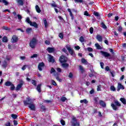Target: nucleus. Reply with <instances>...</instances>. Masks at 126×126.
I'll use <instances>...</instances> for the list:
<instances>
[{
	"mask_svg": "<svg viewBox=\"0 0 126 126\" xmlns=\"http://www.w3.org/2000/svg\"><path fill=\"white\" fill-rule=\"evenodd\" d=\"M34 100L35 99H32L30 97H28L27 98V100L24 101V104L25 106H26V105H29V108H30L32 111H35V109H36L35 105L32 103Z\"/></svg>",
	"mask_w": 126,
	"mask_h": 126,
	"instance_id": "f257e3e1",
	"label": "nucleus"
},
{
	"mask_svg": "<svg viewBox=\"0 0 126 126\" xmlns=\"http://www.w3.org/2000/svg\"><path fill=\"white\" fill-rule=\"evenodd\" d=\"M37 42H38V40H37V38H36V37H33L30 41L29 45L32 49H34L35 48L36 46V44H37Z\"/></svg>",
	"mask_w": 126,
	"mask_h": 126,
	"instance_id": "f03ea898",
	"label": "nucleus"
},
{
	"mask_svg": "<svg viewBox=\"0 0 126 126\" xmlns=\"http://www.w3.org/2000/svg\"><path fill=\"white\" fill-rule=\"evenodd\" d=\"M114 103H114L111 104V107L113 108V110L116 111V110H118V107H121V103H120V102L117 100H115L114 101Z\"/></svg>",
	"mask_w": 126,
	"mask_h": 126,
	"instance_id": "7ed1b4c3",
	"label": "nucleus"
},
{
	"mask_svg": "<svg viewBox=\"0 0 126 126\" xmlns=\"http://www.w3.org/2000/svg\"><path fill=\"white\" fill-rule=\"evenodd\" d=\"M60 62L61 63H66L67 62V58L64 56H62L60 58Z\"/></svg>",
	"mask_w": 126,
	"mask_h": 126,
	"instance_id": "20e7f679",
	"label": "nucleus"
},
{
	"mask_svg": "<svg viewBox=\"0 0 126 126\" xmlns=\"http://www.w3.org/2000/svg\"><path fill=\"white\" fill-rule=\"evenodd\" d=\"M23 84H24V82L22 80H19V84H18L16 87V90H20V89L22 87Z\"/></svg>",
	"mask_w": 126,
	"mask_h": 126,
	"instance_id": "39448f33",
	"label": "nucleus"
},
{
	"mask_svg": "<svg viewBox=\"0 0 126 126\" xmlns=\"http://www.w3.org/2000/svg\"><path fill=\"white\" fill-rule=\"evenodd\" d=\"M71 124L72 126H79V123L76 121V119H75V118H72Z\"/></svg>",
	"mask_w": 126,
	"mask_h": 126,
	"instance_id": "423d86ee",
	"label": "nucleus"
},
{
	"mask_svg": "<svg viewBox=\"0 0 126 126\" xmlns=\"http://www.w3.org/2000/svg\"><path fill=\"white\" fill-rule=\"evenodd\" d=\"M48 60L49 63H55V59H54V57L50 54H48Z\"/></svg>",
	"mask_w": 126,
	"mask_h": 126,
	"instance_id": "0eeeda50",
	"label": "nucleus"
},
{
	"mask_svg": "<svg viewBox=\"0 0 126 126\" xmlns=\"http://www.w3.org/2000/svg\"><path fill=\"white\" fill-rule=\"evenodd\" d=\"M66 48L71 56H73V55H74V51H73V49H72L71 47L70 46H66Z\"/></svg>",
	"mask_w": 126,
	"mask_h": 126,
	"instance_id": "6e6552de",
	"label": "nucleus"
},
{
	"mask_svg": "<svg viewBox=\"0 0 126 126\" xmlns=\"http://www.w3.org/2000/svg\"><path fill=\"white\" fill-rule=\"evenodd\" d=\"M11 41L12 42V43H16V42H17V41H18V37H17V36L14 35H13Z\"/></svg>",
	"mask_w": 126,
	"mask_h": 126,
	"instance_id": "1a4fd4ad",
	"label": "nucleus"
},
{
	"mask_svg": "<svg viewBox=\"0 0 126 126\" xmlns=\"http://www.w3.org/2000/svg\"><path fill=\"white\" fill-rule=\"evenodd\" d=\"M100 53L102 56L105 57V58H108V57H110L111 55L110 54L108 53L107 52L101 51Z\"/></svg>",
	"mask_w": 126,
	"mask_h": 126,
	"instance_id": "9d476101",
	"label": "nucleus"
},
{
	"mask_svg": "<svg viewBox=\"0 0 126 126\" xmlns=\"http://www.w3.org/2000/svg\"><path fill=\"white\" fill-rule=\"evenodd\" d=\"M121 89H122V90H124L125 89V87H124V86L122 85L120 83H118V86H117V91H120Z\"/></svg>",
	"mask_w": 126,
	"mask_h": 126,
	"instance_id": "9b49d317",
	"label": "nucleus"
},
{
	"mask_svg": "<svg viewBox=\"0 0 126 126\" xmlns=\"http://www.w3.org/2000/svg\"><path fill=\"white\" fill-rule=\"evenodd\" d=\"M46 51H47V52L50 53H54V52H55V48L48 47L47 48Z\"/></svg>",
	"mask_w": 126,
	"mask_h": 126,
	"instance_id": "f8f14e48",
	"label": "nucleus"
},
{
	"mask_svg": "<svg viewBox=\"0 0 126 126\" xmlns=\"http://www.w3.org/2000/svg\"><path fill=\"white\" fill-rule=\"evenodd\" d=\"M96 39L99 41V42H102L103 41V37L102 36H101L99 34H97L96 36Z\"/></svg>",
	"mask_w": 126,
	"mask_h": 126,
	"instance_id": "ddd939ff",
	"label": "nucleus"
},
{
	"mask_svg": "<svg viewBox=\"0 0 126 126\" xmlns=\"http://www.w3.org/2000/svg\"><path fill=\"white\" fill-rule=\"evenodd\" d=\"M99 105L100 106H102V107H103V108H105V107H106V102L102 100H99Z\"/></svg>",
	"mask_w": 126,
	"mask_h": 126,
	"instance_id": "4468645a",
	"label": "nucleus"
},
{
	"mask_svg": "<svg viewBox=\"0 0 126 126\" xmlns=\"http://www.w3.org/2000/svg\"><path fill=\"white\" fill-rule=\"evenodd\" d=\"M31 26H32L33 27H34V28H38V24L36 23V22H32L30 24Z\"/></svg>",
	"mask_w": 126,
	"mask_h": 126,
	"instance_id": "2eb2a0df",
	"label": "nucleus"
},
{
	"mask_svg": "<svg viewBox=\"0 0 126 126\" xmlns=\"http://www.w3.org/2000/svg\"><path fill=\"white\" fill-rule=\"evenodd\" d=\"M41 86H42V84H38L37 86L36 90L38 91V92H39V93H41Z\"/></svg>",
	"mask_w": 126,
	"mask_h": 126,
	"instance_id": "dca6fc26",
	"label": "nucleus"
},
{
	"mask_svg": "<svg viewBox=\"0 0 126 126\" xmlns=\"http://www.w3.org/2000/svg\"><path fill=\"white\" fill-rule=\"evenodd\" d=\"M16 1L20 5H23L24 4V1L23 0H16Z\"/></svg>",
	"mask_w": 126,
	"mask_h": 126,
	"instance_id": "f3484780",
	"label": "nucleus"
},
{
	"mask_svg": "<svg viewBox=\"0 0 126 126\" xmlns=\"http://www.w3.org/2000/svg\"><path fill=\"white\" fill-rule=\"evenodd\" d=\"M35 10L38 13H41V9H40V7L38 5H36L35 6Z\"/></svg>",
	"mask_w": 126,
	"mask_h": 126,
	"instance_id": "a211bd4d",
	"label": "nucleus"
},
{
	"mask_svg": "<svg viewBox=\"0 0 126 126\" xmlns=\"http://www.w3.org/2000/svg\"><path fill=\"white\" fill-rule=\"evenodd\" d=\"M62 66L63 67H64V68H66V67H68V66H69V64L67 63H63Z\"/></svg>",
	"mask_w": 126,
	"mask_h": 126,
	"instance_id": "6ab92c4d",
	"label": "nucleus"
},
{
	"mask_svg": "<svg viewBox=\"0 0 126 126\" xmlns=\"http://www.w3.org/2000/svg\"><path fill=\"white\" fill-rule=\"evenodd\" d=\"M79 68L81 73H83V72H84V68H83V66H82V65H79Z\"/></svg>",
	"mask_w": 126,
	"mask_h": 126,
	"instance_id": "aec40b11",
	"label": "nucleus"
},
{
	"mask_svg": "<svg viewBox=\"0 0 126 126\" xmlns=\"http://www.w3.org/2000/svg\"><path fill=\"white\" fill-rule=\"evenodd\" d=\"M81 62L82 63H84V64H88V62H87L85 59H81Z\"/></svg>",
	"mask_w": 126,
	"mask_h": 126,
	"instance_id": "412c9836",
	"label": "nucleus"
},
{
	"mask_svg": "<svg viewBox=\"0 0 126 126\" xmlns=\"http://www.w3.org/2000/svg\"><path fill=\"white\" fill-rule=\"evenodd\" d=\"M120 101H121V102H122V103H123V104H124V105H126V98L121 97L120 98Z\"/></svg>",
	"mask_w": 126,
	"mask_h": 126,
	"instance_id": "4be33fe9",
	"label": "nucleus"
},
{
	"mask_svg": "<svg viewBox=\"0 0 126 126\" xmlns=\"http://www.w3.org/2000/svg\"><path fill=\"white\" fill-rule=\"evenodd\" d=\"M94 14L95 16L97 17V18H98V19H100V15L99 14V13H98V12H94Z\"/></svg>",
	"mask_w": 126,
	"mask_h": 126,
	"instance_id": "5701e85b",
	"label": "nucleus"
},
{
	"mask_svg": "<svg viewBox=\"0 0 126 126\" xmlns=\"http://www.w3.org/2000/svg\"><path fill=\"white\" fill-rule=\"evenodd\" d=\"M95 46L97 50H101V49H102L101 46H100V45H99L98 43H95Z\"/></svg>",
	"mask_w": 126,
	"mask_h": 126,
	"instance_id": "b1692460",
	"label": "nucleus"
},
{
	"mask_svg": "<svg viewBox=\"0 0 126 126\" xmlns=\"http://www.w3.org/2000/svg\"><path fill=\"white\" fill-rule=\"evenodd\" d=\"M7 65V63L6 62V61H4L2 62V66L3 67H6V66Z\"/></svg>",
	"mask_w": 126,
	"mask_h": 126,
	"instance_id": "393cba45",
	"label": "nucleus"
},
{
	"mask_svg": "<svg viewBox=\"0 0 126 126\" xmlns=\"http://www.w3.org/2000/svg\"><path fill=\"white\" fill-rule=\"evenodd\" d=\"M26 33L28 34H30V33H31L32 32V28H28L26 31Z\"/></svg>",
	"mask_w": 126,
	"mask_h": 126,
	"instance_id": "a878e982",
	"label": "nucleus"
},
{
	"mask_svg": "<svg viewBox=\"0 0 126 126\" xmlns=\"http://www.w3.org/2000/svg\"><path fill=\"white\" fill-rule=\"evenodd\" d=\"M2 42H3L4 43H6L7 42V37L6 36H4L2 38Z\"/></svg>",
	"mask_w": 126,
	"mask_h": 126,
	"instance_id": "bb28decb",
	"label": "nucleus"
},
{
	"mask_svg": "<svg viewBox=\"0 0 126 126\" xmlns=\"http://www.w3.org/2000/svg\"><path fill=\"white\" fill-rule=\"evenodd\" d=\"M12 84V83L9 81L6 82L5 83V86H11Z\"/></svg>",
	"mask_w": 126,
	"mask_h": 126,
	"instance_id": "cd10ccee",
	"label": "nucleus"
},
{
	"mask_svg": "<svg viewBox=\"0 0 126 126\" xmlns=\"http://www.w3.org/2000/svg\"><path fill=\"white\" fill-rule=\"evenodd\" d=\"M26 22H27V23L30 25L32 22L30 21V18H29V17H27L26 19Z\"/></svg>",
	"mask_w": 126,
	"mask_h": 126,
	"instance_id": "c85d7f7f",
	"label": "nucleus"
},
{
	"mask_svg": "<svg viewBox=\"0 0 126 126\" xmlns=\"http://www.w3.org/2000/svg\"><path fill=\"white\" fill-rule=\"evenodd\" d=\"M11 116L13 120H16L17 119V115L16 114H11Z\"/></svg>",
	"mask_w": 126,
	"mask_h": 126,
	"instance_id": "c756f323",
	"label": "nucleus"
},
{
	"mask_svg": "<svg viewBox=\"0 0 126 126\" xmlns=\"http://www.w3.org/2000/svg\"><path fill=\"white\" fill-rule=\"evenodd\" d=\"M2 29H3V30H7V31H10V29H9L7 26H3V27H2Z\"/></svg>",
	"mask_w": 126,
	"mask_h": 126,
	"instance_id": "7c9ffc66",
	"label": "nucleus"
},
{
	"mask_svg": "<svg viewBox=\"0 0 126 126\" xmlns=\"http://www.w3.org/2000/svg\"><path fill=\"white\" fill-rule=\"evenodd\" d=\"M101 27L103 29H107V26L105 25V24H104V22H101Z\"/></svg>",
	"mask_w": 126,
	"mask_h": 126,
	"instance_id": "2f4dec72",
	"label": "nucleus"
},
{
	"mask_svg": "<svg viewBox=\"0 0 126 126\" xmlns=\"http://www.w3.org/2000/svg\"><path fill=\"white\" fill-rule=\"evenodd\" d=\"M80 103H84L85 104H87L88 103V101L86 99H83L80 100Z\"/></svg>",
	"mask_w": 126,
	"mask_h": 126,
	"instance_id": "473e14b6",
	"label": "nucleus"
},
{
	"mask_svg": "<svg viewBox=\"0 0 126 126\" xmlns=\"http://www.w3.org/2000/svg\"><path fill=\"white\" fill-rule=\"evenodd\" d=\"M44 26L45 28H47L48 27V23H47V20L44 19Z\"/></svg>",
	"mask_w": 126,
	"mask_h": 126,
	"instance_id": "72a5a7b5",
	"label": "nucleus"
},
{
	"mask_svg": "<svg viewBox=\"0 0 126 126\" xmlns=\"http://www.w3.org/2000/svg\"><path fill=\"white\" fill-rule=\"evenodd\" d=\"M110 90L111 91H116V88H115V86H111L110 87Z\"/></svg>",
	"mask_w": 126,
	"mask_h": 126,
	"instance_id": "f704fd0d",
	"label": "nucleus"
},
{
	"mask_svg": "<svg viewBox=\"0 0 126 126\" xmlns=\"http://www.w3.org/2000/svg\"><path fill=\"white\" fill-rule=\"evenodd\" d=\"M79 41H81V43H83V42H84V37L81 36L79 38Z\"/></svg>",
	"mask_w": 126,
	"mask_h": 126,
	"instance_id": "c9c22d12",
	"label": "nucleus"
},
{
	"mask_svg": "<svg viewBox=\"0 0 126 126\" xmlns=\"http://www.w3.org/2000/svg\"><path fill=\"white\" fill-rule=\"evenodd\" d=\"M26 67H28V65H24L22 67V70H25L26 69Z\"/></svg>",
	"mask_w": 126,
	"mask_h": 126,
	"instance_id": "e433bc0d",
	"label": "nucleus"
},
{
	"mask_svg": "<svg viewBox=\"0 0 126 126\" xmlns=\"http://www.w3.org/2000/svg\"><path fill=\"white\" fill-rule=\"evenodd\" d=\"M2 1L5 5H7V4H8V2H7V1L6 0H2Z\"/></svg>",
	"mask_w": 126,
	"mask_h": 126,
	"instance_id": "4c0bfd02",
	"label": "nucleus"
},
{
	"mask_svg": "<svg viewBox=\"0 0 126 126\" xmlns=\"http://www.w3.org/2000/svg\"><path fill=\"white\" fill-rule=\"evenodd\" d=\"M32 83L33 85H34V86H37V84L36 83V81L32 80Z\"/></svg>",
	"mask_w": 126,
	"mask_h": 126,
	"instance_id": "58836bf2",
	"label": "nucleus"
},
{
	"mask_svg": "<svg viewBox=\"0 0 126 126\" xmlns=\"http://www.w3.org/2000/svg\"><path fill=\"white\" fill-rule=\"evenodd\" d=\"M56 79H57V80H58V81H59V82H62V81H63V80L62 79H60L59 76L56 77Z\"/></svg>",
	"mask_w": 126,
	"mask_h": 126,
	"instance_id": "ea45409f",
	"label": "nucleus"
},
{
	"mask_svg": "<svg viewBox=\"0 0 126 126\" xmlns=\"http://www.w3.org/2000/svg\"><path fill=\"white\" fill-rule=\"evenodd\" d=\"M61 100L62 102H65L66 100V98L65 97H62Z\"/></svg>",
	"mask_w": 126,
	"mask_h": 126,
	"instance_id": "a19ab883",
	"label": "nucleus"
},
{
	"mask_svg": "<svg viewBox=\"0 0 126 126\" xmlns=\"http://www.w3.org/2000/svg\"><path fill=\"white\" fill-rule=\"evenodd\" d=\"M101 87H102V86L101 85L97 86V91H101Z\"/></svg>",
	"mask_w": 126,
	"mask_h": 126,
	"instance_id": "79ce46f5",
	"label": "nucleus"
},
{
	"mask_svg": "<svg viewBox=\"0 0 126 126\" xmlns=\"http://www.w3.org/2000/svg\"><path fill=\"white\" fill-rule=\"evenodd\" d=\"M15 88V87L14 86V85L13 84H12L11 85V87H10L11 90L13 91V90H14Z\"/></svg>",
	"mask_w": 126,
	"mask_h": 126,
	"instance_id": "37998d69",
	"label": "nucleus"
},
{
	"mask_svg": "<svg viewBox=\"0 0 126 126\" xmlns=\"http://www.w3.org/2000/svg\"><path fill=\"white\" fill-rule=\"evenodd\" d=\"M37 57H38V55H37V54H33L32 56L31 57V59H33L34 58H37Z\"/></svg>",
	"mask_w": 126,
	"mask_h": 126,
	"instance_id": "c03bdc74",
	"label": "nucleus"
},
{
	"mask_svg": "<svg viewBox=\"0 0 126 126\" xmlns=\"http://www.w3.org/2000/svg\"><path fill=\"white\" fill-rule=\"evenodd\" d=\"M51 82H52L53 85H54V86H57V83H56V82L54 81V80H52Z\"/></svg>",
	"mask_w": 126,
	"mask_h": 126,
	"instance_id": "a18cd8bd",
	"label": "nucleus"
},
{
	"mask_svg": "<svg viewBox=\"0 0 126 126\" xmlns=\"http://www.w3.org/2000/svg\"><path fill=\"white\" fill-rule=\"evenodd\" d=\"M75 2H80L81 3L82 2H83V0H74Z\"/></svg>",
	"mask_w": 126,
	"mask_h": 126,
	"instance_id": "49530a36",
	"label": "nucleus"
},
{
	"mask_svg": "<svg viewBox=\"0 0 126 126\" xmlns=\"http://www.w3.org/2000/svg\"><path fill=\"white\" fill-rule=\"evenodd\" d=\"M93 31H94V29H93V28H91L90 29V33H91V34H93Z\"/></svg>",
	"mask_w": 126,
	"mask_h": 126,
	"instance_id": "de8ad7c7",
	"label": "nucleus"
},
{
	"mask_svg": "<svg viewBox=\"0 0 126 126\" xmlns=\"http://www.w3.org/2000/svg\"><path fill=\"white\" fill-rule=\"evenodd\" d=\"M73 77V75L72 74V73L70 72V73H69V75H68V77H69V78H72Z\"/></svg>",
	"mask_w": 126,
	"mask_h": 126,
	"instance_id": "09e8293b",
	"label": "nucleus"
},
{
	"mask_svg": "<svg viewBox=\"0 0 126 126\" xmlns=\"http://www.w3.org/2000/svg\"><path fill=\"white\" fill-rule=\"evenodd\" d=\"M84 15H86V16H91L90 15H89V13H88V12L87 11H85Z\"/></svg>",
	"mask_w": 126,
	"mask_h": 126,
	"instance_id": "8fccbe9b",
	"label": "nucleus"
},
{
	"mask_svg": "<svg viewBox=\"0 0 126 126\" xmlns=\"http://www.w3.org/2000/svg\"><path fill=\"white\" fill-rule=\"evenodd\" d=\"M44 64L43 63H39L38 66H41L42 67H43L44 66Z\"/></svg>",
	"mask_w": 126,
	"mask_h": 126,
	"instance_id": "3c124183",
	"label": "nucleus"
},
{
	"mask_svg": "<svg viewBox=\"0 0 126 126\" xmlns=\"http://www.w3.org/2000/svg\"><path fill=\"white\" fill-rule=\"evenodd\" d=\"M20 60H21L22 61H24V60L26 59V57H25V56H22L20 57Z\"/></svg>",
	"mask_w": 126,
	"mask_h": 126,
	"instance_id": "603ef678",
	"label": "nucleus"
},
{
	"mask_svg": "<svg viewBox=\"0 0 126 126\" xmlns=\"http://www.w3.org/2000/svg\"><path fill=\"white\" fill-rule=\"evenodd\" d=\"M55 71H56V70H55L54 68H52L50 71V73H54V72H55Z\"/></svg>",
	"mask_w": 126,
	"mask_h": 126,
	"instance_id": "864d4df0",
	"label": "nucleus"
},
{
	"mask_svg": "<svg viewBox=\"0 0 126 126\" xmlns=\"http://www.w3.org/2000/svg\"><path fill=\"white\" fill-rule=\"evenodd\" d=\"M60 38H61V39H63V33H60L59 35Z\"/></svg>",
	"mask_w": 126,
	"mask_h": 126,
	"instance_id": "5fc2aeb1",
	"label": "nucleus"
},
{
	"mask_svg": "<svg viewBox=\"0 0 126 126\" xmlns=\"http://www.w3.org/2000/svg\"><path fill=\"white\" fill-rule=\"evenodd\" d=\"M61 123L62 125V126H64V125H65V122H64V121L63 120L61 121Z\"/></svg>",
	"mask_w": 126,
	"mask_h": 126,
	"instance_id": "6e6d98bb",
	"label": "nucleus"
},
{
	"mask_svg": "<svg viewBox=\"0 0 126 126\" xmlns=\"http://www.w3.org/2000/svg\"><path fill=\"white\" fill-rule=\"evenodd\" d=\"M100 65L101 68H104V63L100 62Z\"/></svg>",
	"mask_w": 126,
	"mask_h": 126,
	"instance_id": "4d7b16f0",
	"label": "nucleus"
},
{
	"mask_svg": "<svg viewBox=\"0 0 126 126\" xmlns=\"http://www.w3.org/2000/svg\"><path fill=\"white\" fill-rule=\"evenodd\" d=\"M122 30H123V28L122 27V26H120L118 29V31L119 32H122Z\"/></svg>",
	"mask_w": 126,
	"mask_h": 126,
	"instance_id": "13d9d810",
	"label": "nucleus"
},
{
	"mask_svg": "<svg viewBox=\"0 0 126 126\" xmlns=\"http://www.w3.org/2000/svg\"><path fill=\"white\" fill-rule=\"evenodd\" d=\"M105 70H106V71H110V67H109L108 66H107L105 67Z\"/></svg>",
	"mask_w": 126,
	"mask_h": 126,
	"instance_id": "bf43d9fd",
	"label": "nucleus"
},
{
	"mask_svg": "<svg viewBox=\"0 0 126 126\" xmlns=\"http://www.w3.org/2000/svg\"><path fill=\"white\" fill-rule=\"evenodd\" d=\"M88 51L89 52H92V51H93V49H92V48H91V47H88Z\"/></svg>",
	"mask_w": 126,
	"mask_h": 126,
	"instance_id": "052dcab7",
	"label": "nucleus"
},
{
	"mask_svg": "<svg viewBox=\"0 0 126 126\" xmlns=\"http://www.w3.org/2000/svg\"><path fill=\"white\" fill-rule=\"evenodd\" d=\"M17 17L18 19H19V20H21V19H22V17L21 16V15L19 14L17 15Z\"/></svg>",
	"mask_w": 126,
	"mask_h": 126,
	"instance_id": "680f3d73",
	"label": "nucleus"
},
{
	"mask_svg": "<svg viewBox=\"0 0 126 126\" xmlns=\"http://www.w3.org/2000/svg\"><path fill=\"white\" fill-rule=\"evenodd\" d=\"M104 43H105V44H106L107 45H109V41H108V40H107V39H105L104 40Z\"/></svg>",
	"mask_w": 126,
	"mask_h": 126,
	"instance_id": "e2e57ef3",
	"label": "nucleus"
},
{
	"mask_svg": "<svg viewBox=\"0 0 126 126\" xmlns=\"http://www.w3.org/2000/svg\"><path fill=\"white\" fill-rule=\"evenodd\" d=\"M41 109L42 110V111H45L46 110V108L44 106H41Z\"/></svg>",
	"mask_w": 126,
	"mask_h": 126,
	"instance_id": "0e129e2a",
	"label": "nucleus"
},
{
	"mask_svg": "<svg viewBox=\"0 0 126 126\" xmlns=\"http://www.w3.org/2000/svg\"><path fill=\"white\" fill-rule=\"evenodd\" d=\"M42 67H43L38 66V70H40V71H42Z\"/></svg>",
	"mask_w": 126,
	"mask_h": 126,
	"instance_id": "69168bd1",
	"label": "nucleus"
},
{
	"mask_svg": "<svg viewBox=\"0 0 126 126\" xmlns=\"http://www.w3.org/2000/svg\"><path fill=\"white\" fill-rule=\"evenodd\" d=\"M45 44H46V45H50V42L49 41V40H46Z\"/></svg>",
	"mask_w": 126,
	"mask_h": 126,
	"instance_id": "338daca9",
	"label": "nucleus"
},
{
	"mask_svg": "<svg viewBox=\"0 0 126 126\" xmlns=\"http://www.w3.org/2000/svg\"><path fill=\"white\" fill-rule=\"evenodd\" d=\"M94 89H92L90 92V94H93L94 93Z\"/></svg>",
	"mask_w": 126,
	"mask_h": 126,
	"instance_id": "774afa93",
	"label": "nucleus"
}]
</instances>
